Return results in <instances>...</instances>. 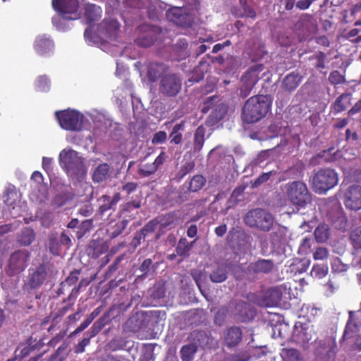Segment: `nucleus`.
<instances>
[{
	"label": "nucleus",
	"mask_w": 361,
	"mask_h": 361,
	"mask_svg": "<svg viewBox=\"0 0 361 361\" xmlns=\"http://www.w3.org/2000/svg\"><path fill=\"white\" fill-rule=\"evenodd\" d=\"M272 99L267 94H257L246 100L241 113L242 121L247 124L259 121L271 109Z\"/></svg>",
	"instance_id": "1"
},
{
	"label": "nucleus",
	"mask_w": 361,
	"mask_h": 361,
	"mask_svg": "<svg viewBox=\"0 0 361 361\" xmlns=\"http://www.w3.org/2000/svg\"><path fill=\"white\" fill-rule=\"evenodd\" d=\"M338 182V175L330 168L320 169L314 173L311 183L313 190L317 194H325L334 188Z\"/></svg>",
	"instance_id": "2"
},
{
	"label": "nucleus",
	"mask_w": 361,
	"mask_h": 361,
	"mask_svg": "<svg viewBox=\"0 0 361 361\" xmlns=\"http://www.w3.org/2000/svg\"><path fill=\"white\" fill-rule=\"evenodd\" d=\"M286 195L291 204L300 208H305L311 202V193L302 181L288 183L286 185Z\"/></svg>",
	"instance_id": "3"
},
{
	"label": "nucleus",
	"mask_w": 361,
	"mask_h": 361,
	"mask_svg": "<svg viewBox=\"0 0 361 361\" xmlns=\"http://www.w3.org/2000/svg\"><path fill=\"white\" fill-rule=\"evenodd\" d=\"M244 221L245 224L251 228L268 232L273 226L274 219L265 209L256 208L246 214Z\"/></svg>",
	"instance_id": "4"
},
{
	"label": "nucleus",
	"mask_w": 361,
	"mask_h": 361,
	"mask_svg": "<svg viewBox=\"0 0 361 361\" xmlns=\"http://www.w3.org/2000/svg\"><path fill=\"white\" fill-rule=\"evenodd\" d=\"M56 118L61 128L69 131H79L82 128L84 116L73 109L57 111Z\"/></svg>",
	"instance_id": "5"
},
{
	"label": "nucleus",
	"mask_w": 361,
	"mask_h": 361,
	"mask_svg": "<svg viewBox=\"0 0 361 361\" xmlns=\"http://www.w3.org/2000/svg\"><path fill=\"white\" fill-rule=\"evenodd\" d=\"M264 69L262 63L255 64L250 67L240 78V86L238 89V95L245 98L251 93L253 87L260 78V73Z\"/></svg>",
	"instance_id": "6"
},
{
	"label": "nucleus",
	"mask_w": 361,
	"mask_h": 361,
	"mask_svg": "<svg viewBox=\"0 0 361 361\" xmlns=\"http://www.w3.org/2000/svg\"><path fill=\"white\" fill-rule=\"evenodd\" d=\"M30 252L27 250H18L13 252L8 262L6 273L13 276L23 272L28 265Z\"/></svg>",
	"instance_id": "7"
},
{
	"label": "nucleus",
	"mask_w": 361,
	"mask_h": 361,
	"mask_svg": "<svg viewBox=\"0 0 361 361\" xmlns=\"http://www.w3.org/2000/svg\"><path fill=\"white\" fill-rule=\"evenodd\" d=\"M182 89V80L176 73L166 74L161 78L159 84V93L166 97H174Z\"/></svg>",
	"instance_id": "8"
},
{
	"label": "nucleus",
	"mask_w": 361,
	"mask_h": 361,
	"mask_svg": "<svg viewBox=\"0 0 361 361\" xmlns=\"http://www.w3.org/2000/svg\"><path fill=\"white\" fill-rule=\"evenodd\" d=\"M317 334L312 325L305 323L296 324L293 332V340L307 349L312 341H316Z\"/></svg>",
	"instance_id": "9"
},
{
	"label": "nucleus",
	"mask_w": 361,
	"mask_h": 361,
	"mask_svg": "<svg viewBox=\"0 0 361 361\" xmlns=\"http://www.w3.org/2000/svg\"><path fill=\"white\" fill-rule=\"evenodd\" d=\"M60 165L66 169L67 173L75 174L83 166V163L78 156V153L71 149H63L59 156Z\"/></svg>",
	"instance_id": "10"
},
{
	"label": "nucleus",
	"mask_w": 361,
	"mask_h": 361,
	"mask_svg": "<svg viewBox=\"0 0 361 361\" xmlns=\"http://www.w3.org/2000/svg\"><path fill=\"white\" fill-rule=\"evenodd\" d=\"M51 4L54 10L63 18L75 20L78 18V0H52Z\"/></svg>",
	"instance_id": "11"
},
{
	"label": "nucleus",
	"mask_w": 361,
	"mask_h": 361,
	"mask_svg": "<svg viewBox=\"0 0 361 361\" xmlns=\"http://www.w3.org/2000/svg\"><path fill=\"white\" fill-rule=\"evenodd\" d=\"M293 30L305 38L316 32L317 25L312 15L302 14L294 24Z\"/></svg>",
	"instance_id": "12"
},
{
	"label": "nucleus",
	"mask_w": 361,
	"mask_h": 361,
	"mask_svg": "<svg viewBox=\"0 0 361 361\" xmlns=\"http://www.w3.org/2000/svg\"><path fill=\"white\" fill-rule=\"evenodd\" d=\"M314 355L322 360L330 359L336 353L337 345L335 338L326 337L316 342Z\"/></svg>",
	"instance_id": "13"
},
{
	"label": "nucleus",
	"mask_w": 361,
	"mask_h": 361,
	"mask_svg": "<svg viewBox=\"0 0 361 361\" xmlns=\"http://www.w3.org/2000/svg\"><path fill=\"white\" fill-rule=\"evenodd\" d=\"M49 271V264L48 263H42L33 269L30 270L27 284L32 289L40 288L46 281L48 272Z\"/></svg>",
	"instance_id": "14"
},
{
	"label": "nucleus",
	"mask_w": 361,
	"mask_h": 361,
	"mask_svg": "<svg viewBox=\"0 0 361 361\" xmlns=\"http://www.w3.org/2000/svg\"><path fill=\"white\" fill-rule=\"evenodd\" d=\"M343 203L348 209L357 211L361 209V186L353 185L345 192Z\"/></svg>",
	"instance_id": "15"
},
{
	"label": "nucleus",
	"mask_w": 361,
	"mask_h": 361,
	"mask_svg": "<svg viewBox=\"0 0 361 361\" xmlns=\"http://www.w3.org/2000/svg\"><path fill=\"white\" fill-rule=\"evenodd\" d=\"M140 29L142 34L136 39V43L142 47L152 46L157 39L158 35L161 32L160 28L154 25H144Z\"/></svg>",
	"instance_id": "16"
},
{
	"label": "nucleus",
	"mask_w": 361,
	"mask_h": 361,
	"mask_svg": "<svg viewBox=\"0 0 361 361\" xmlns=\"http://www.w3.org/2000/svg\"><path fill=\"white\" fill-rule=\"evenodd\" d=\"M275 267L273 259H258L248 264L247 271L248 274L256 276L267 275L272 273L275 269Z\"/></svg>",
	"instance_id": "17"
},
{
	"label": "nucleus",
	"mask_w": 361,
	"mask_h": 361,
	"mask_svg": "<svg viewBox=\"0 0 361 361\" xmlns=\"http://www.w3.org/2000/svg\"><path fill=\"white\" fill-rule=\"evenodd\" d=\"M361 326V302L360 309L357 311L349 312V319L345 325L343 335V340L350 338Z\"/></svg>",
	"instance_id": "18"
},
{
	"label": "nucleus",
	"mask_w": 361,
	"mask_h": 361,
	"mask_svg": "<svg viewBox=\"0 0 361 361\" xmlns=\"http://www.w3.org/2000/svg\"><path fill=\"white\" fill-rule=\"evenodd\" d=\"M166 17L171 22L180 27H188L191 24L190 16L183 13V10L178 7L170 8L166 12Z\"/></svg>",
	"instance_id": "19"
},
{
	"label": "nucleus",
	"mask_w": 361,
	"mask_h": 361,
	"mask_svg": "<svg viewBox=\"0 0 361 361\" xmlns=\"http://www.w3.org/2000/svg\"><path fill=\"white\" fill-rule=\"evenodd\" d=\"M121 199V196L119 192H116L112 197L107 195H102L97 199L99 203L97 213L99 215H104L107 211L114 209Z\"/></svg>",
	"instance_id": "20"
},
{
	"label": "nucleus",
	"mask_w": 361,
	"mask_h": 361,
	"mask_svg": "<svg viewBox=\"0 0 361 361\" xmlns=\"http://www.w3.org/2000/svg\"><path fill=\"white\" fill-rule=\"evenodd\" d=\"M302 80V76L298 71L287 74L281 82V89L287 92H291L296 90Z\"/></svg>",
	"instance_id": "21"
},
{
	"label": "nucleus",
	"mask_w": 361,
	"mask_h": 361,
	"mask_svg": "<svg viewBox=\"0 0 361 361\" xmlns=\"http://www.w3.org/2000/svg\"><path fill=\"white\" fill-rule=\"evenodd\" d=\"M109 245L107 242L93 240L88 245L86 252L87 255L93 259L99 258L102 255L108 252Z\"/></svg>",
	"instance_id": "22"
},
{
	"label": "nucleus",
	"mask_w": 361,
	"mask_h": 361,
	"mask_svg": "<svg viewBox=\"0 0 361 361\" xmlns=\"http://www.w3.org/2000/svg\"><path fill=\"white\" fill-rule=\"evenodd\" d=\"M82 281H80L78 286L73 288L71 294L66 299L63 300V302H68L64 306L60 307L56 313L55 317H59L64 316L69 310L73 308L74 305V301L76 299L77 295L80 291V289L82 286Z\"/></svg>",
	"instance_id": "23"
},
{
	"label": "nucleus",
	"mask_w": 361,
	"mask_h": 361,
	"mask_svg": "<svg viewBox=\"0 0 361 361\" xmlns=\"http://www.w3.org/2000/svg\"><path fill=\"white\" fill-rule=\"evenodd\" d=\"M126 328L133 332L139 331L147 325L145 321V313L137 312L130 317L126 323Z\"/></svg>",
	"instance_id": "24"
},
{
	"label": "nucleus",
	"mask_w": 361,
	"mask_h": 361,
	"mask_svg": "<svg viewBox=\"0 0 361 361\" xmlns=\"http://www.w3.org/2000/svg\"><path fill=\"white\" fill-rule=\"evenodd\" d=\"M242 339V331L239 327L228 328L224 335L226 345L228 347L237 345Z\"/></svg>",
	"instance_id": "25"
},
{
	"label": "nucleus",
	"mask_w": 361,
	"mask_h": 361,
	"mask_svg": "<svg viewBox=\"0 0 361 361\" xmlns=\"http://www.w3.org/2000/svg\"><path fill=\"white\" fill-rule=\"evenodd\" d=\"M282 298V292L278 287L269 288L264 296L265 305L269 307L276 306L279 304Z\"/></svg>",
	"instance_id": "26"
},
{
	"label": "nucleus",
	"mask_w": 361,
	"mask_h": 361,
	"mask_svg": "<svg viewBox=\"0 0 361 361\" xmlns=\"http://www.w3.org/2000/svg\"><path fill=\"white\" fill-rule=\"evenodd\" d=\"M348 240L352 247L353 255L361 251V226L353 228L349 233Z\"/></svg>",
	"instance_id": "27"
},
{
	"label": "nucleus",
	"mask_w": 361,
	"mask_h": 361,
	"mask_svg": "<svg viewBox=\"0 0 361 361\" xmlns=\"http://www.w3.org/2000/svg\"><path fill=\"white\" fill-rule=\"evenodd\" d=\"M167 70L163 63L152 62L148 66L147 77L151 82H156Z\"/></svg>",
	"instance_id": "28"
},
{
	"label": "nucleus",
	"mask_w": 361,
	"mask_h": 361,
	"mask_svg": "<svg viewBox=\"0 0 361 361\" xmlns=\"http://www.w3.org/2000/svg\"><path fill=\"white\" fill-rule=\"evenodd\" d=\"M207 182L206 178L200 174L193 176L188 182L185 183L187 192H196L203 188Z\"/></svg>",
	"instance_id": "29"
},
{
	"label": "nucleus",
	"mask_w": 361,
	"mask_h": 361,
	"mask_svg": "<svg viewBox=\"0 0 361 361\" xmlns=\"http://www.w3.org/2000/svg\"><path fill=\"white\" fill-rule=\"evenodd\" d=\"M250 236L246 234L242 230H235L233 228L228 233V240L232 242L234 239L238 240L237 245L239 247H246L250 243Z\"/></svg>",
	"instance_id": "30"
},
{
	"label": "nucleus",
	"mask_w": 361,
	"mask_h": 361,
	"mask_svg": "<svg viewBox=\"0 0 361 361\" xmlns=\"http://www.w3.org/2000/svg\"><path fill=\"white\" fill-rule=\"evenodd\" d=\"M52 47V41L44 36L38 37L35 41L34 48L39 55L48 53L51 50Z\"/></svg>",
	"instance_id": "31"
},
{
	"label": "nucleus",
	"mask_w": 361,
	"mask_h": 361,
	"mask_svg": "<svg viewBox=\"0 0 361 361\" xmlns=\"http://www.w3.org/2000/svg\"><path fill=\"white\" fill-rule=\"evenodd\" d=\"M235 311L238 312L241 321H246L253 317L255 311L250 305L245 302L240 301L235 305Z\"/></svg>",
	"instance_id": "32"
},
{
	"label": "nucleus",
	"mask_w": 361,
	"mask_h": 361,
	"mask_svg": "<svg viewBox=\"0 0 361 361\" xmlns=\"http://www.w3.org/2000/svg\"><path fill=\"white\" fill-rule=\"evenodd\" d=\"M101 32L106 37L114 36L119 29V23L116 20H104L99 25Z\"/></svg>",
	"instance_id": "33"
},
{
	"label": "nucleus",
	"mask_w": 361,
	"mask_h": 361,
	"mask_svg": "<svg viewBox=\"0 0 361 361\" xmlns=\"http://www.w3.org/2000/svg\"><path fill=\"white\" fill-rule=\"evenodd\" d=\"M110 166L106 163L99 164L92 173V180L94 183H101L105 180L109 173Z\"/></svg>",
	"instance_id": "34"
},
{
	"label": "nucleus",
	"mask_w": 361,
	"mask_h": 361,
	"mask_svg": "<svg viewBox=\"0 0 361 361\" xmlns=\"http://www.w3.org/2000/svg\"><path fill=\"white\" fill-rule=\"evenodd\" d=\"M20 200V195L16 190L8 189L3 195L4 204L10 209H14Z\"/></svg>",
	"instance_id": "35"
},
{
	"label": "nucleus",
	"mask_w": 361,
	"mask_h": 361,
	"mask_svg": "<svg viewBox=\"0 0 361 361\" xmlns=\"http://www.w3.org/2000/svg\"><path fill=\"white\" fill-rule=\"evenodd\" d=\"M101 8L94 4H87L85 7V18L87 24L96 21L100 16Z\"/></svg>",
	"instance_id": "36"
},
{
	"label": "nucleus",
	"mask_w": 361,
	"mask_h": 361,
	"mask_svg": "<svg viewBox=\"0 0 361 361\" xmlns=\"http://www.w3.org/2000/svg\"><path fill=\"white\" fill-rule=\"evenodd\" d=\"M185 129V122L181 121L179 123H176L172 128L171 132L169 134L170 142L174 145H179L183 141L182 132Z\"/></svg>",
	"instance_id": "37"
},
{
	"label": "nucleus",
	"mask_w": 361,
	"mask_h": 361,
	"mask_svg": "<svg viewBox=\"0 0 361 361\" xmlns=\"http://www.w3.org/2000/svg\"><path fill=\"white\" fill-rule=\"evenodd\" d=\"M227 114V107L221 104L217 105L209 116V121L212 125H214L221 121Z\"/></svg>",
	"instance_id": "38"
},
{
	"label": "nucleus",
	"mask_w": 361,
	"mask_h": 361,
	"mask_svg": "<svg viewBox=\"0 0 361 361\" xmlns=\"http://www.w3.org/2000/svg\"><path fill=\"white\" fill-rule=\"evenodd\" d=\"M228 272L223 265H219L214 268L209 274V279L213 283H222L227 279Z\"/></svg>",
	"instance_id": "39"
},
{
	"label": "nucleus",
	"mask_w": 361,
	"mask_h": 361,
	"mask_svg": "<svg viewBox=\"0 0 361 361\" xmlns=\"http://www.w3.org/2000/svg\"><path fill=\"white\" fill-rule=\"evenodd\" d=\"M109 313H104L100 318H99L92 326L88 333L90 334L89 336L93 338L95 336H97L102 331V329L109 323Z\"/></svg>",
	"instance_id": "40"
},
{
	"label": "nucleus",
	"mask_w": 361,
	"mask_h": 361,
	"mask_svg": "<svg viewBox=\"0 0 361 361\" xmlns=\"http://www.w3.org/2000/svg\"><path fill=\"white\" fill-rule=\"evenodd\" d=\"M206 129L203 126H200L197 128L194 135L193 148L195 152H200L205 141L204 135Z\"/></svg>",
	"instance_id": "41"
},
{
	"label": "nucleus",
	"mask_w": 361,
	"mask_h": 361,
	"mask_svg": "<svg viewBox=\"0 0 361 361\" xmlns=\"http://www.w3.org/2000/svg\"><path fill=\"white\" fill-rule=\"evenodd\" d=\"M197 351V345L195 343L183 345L180 350L182 361H192Z\"/></svg>",
	"instance_id": "42"
},
{
	"label": "nucleus",
	"mask_w": 361,
	"mask_h": 361,
	"mask_svg": "<svg viewBox=\"0 0 361 361\" xmlns=\"http://www.w3.org/2000/svg\"><path fill=\"white\" fill-rule=\"evenodd\" d=\"M350 94L343 93L336 99L332 105L335 114L342 112L346 109L347 106L350 104Z\"/></svg>",
	"instance_id": "43"
},
{
	"label": "nucleus",
	"mask_w": 361,
	"mask_h": 361,
	"mask_svg": "<svg viewBox=\"0 0 361 361\" xmlns=\"http://www.w3.org/2000/svg\"><path fill=\"white\" fill-rule=\"evenodd\" d=\"M329 228L325 224H319L314 230V235L318 243H325L329 238Z\"/></svg>",
	"instance_id": "44"
},
{
	"label": "nucleus",
	"mask_w": 361,
	"mask_h": 361,
	"mask_svg": "<svg viewBox=\"0 0 361 361\" xmlns=\"http://www.w3.org/2000/svg\"><path fill=\"white\" fill-rule=\"evenodd\" d=\"M35 239V233L31 228H25L22 230L19 237L18 243L23 246L30 245Z\"/></svg>",
	"instance_id": "45"
},
{
	"label": "nucleus",
	"mask_w": 361,
	"mask_h": 361,
	"mask_svg": "<svg viewBox=\"0 0 361 361\" xmlns=\"http://www.w3.org/2000/svg\"><path fill=\"white\" fill-rule=\"evenodd\" d=\"M193 242L189 243L186 238H181L176 248V252L178 256L186 257L189 255V252L192 247Z\"/></svg>",
	"instance_id": "46"
},
{
	"label": "nucleus",
	"mask_w": 361,
	"mask_h": 361,
	"mask_svg": "<svg viewBox=\"0 0 361 361\" xmlns=\"http://www.w3.org/2000/svg\"><path fill=\"white\" fill-rule=\"evenodd\" d=\"M159 224V221L157 219L150 220L138 231L139 238L145 239L146 237L154 233Z\"/></svg>",
	"instance_id": "47"
},
{
	"label": "nucleus",
	"mask_w": 361,
	"mask_h": 361,
	"mask_svg": "<svg viewBox=\"0 0 361 361\" xmlns=\"http://www.w3.org/2000/svg\"><path fill=\"white\" fill-rule=\"evenodd\" d=\"M285 361H303L300 352L295 348H284L282 350Z\"/></svg>",
	"instance_id": "48"
},
{
	"label": "nucleus",
	"mask_w": 361,
	"mask_h": 361,
	"mask_svg": "<svg viewBox=\"0 0 361 361\" xmlns=\"http://www.w3.org/2000/svg\"><path fill=\"white\" fill-rule=\"evenodd\" d=\"M326 54L323 51H318L309 57L310 61H315L314 67L316 69H324L325 68V62Z\"/></svg>",
	"instance_id": "49"
},
{
	"label": "nucleus",
	"mask_w": 361,
	"mask_h": 361,
	"mask_svg": "<svg viewBox=\"0 0 361 361\" xmlns=\"http://www.w3.org/2000/svg\"><path fill=\"white\" fill-rule=\"evenodd\" d=\"M195 164L193 160H189L184 162L180 167L179 171L176 174V177L178 179L183 178L187 174L190 173L195 168Z\"/></svg>",
	"instance_id": "50"
},
{
	"label": "nucleus",
	"mask_w": 361,
	"mask_h": 361,
	"mask_svg": "<svg viewBox=\"0 0 361 361\" xmlns=\"http://www.w3.org/2000/svg\"><path fill=\"white\" fill-rule=\"evenodd\" d=\"M192 336L193 340L195 341L196 345L197 344L202 348H204L208 344L209 337L204 331H195L192 334Z\"/></svg>",
	"instance_id": "51"
},
{
	"label": "nucleus",
	"mask_w": 361,
	"mask_h": 361,
	"mask_svg": "<svg viewBox=\"0 0 361 361\" xmlns=\"http://www.w3.org/2000/svg\"><path fill=\"white\" fill-rule=\"evenodd\" d=\"M157 171L156 166L152 162L142 164L139 167L137 173L141 177L146 178L154 174Z\"/></svg>",
	"instance_id": "52"
},
{
	"label": "nucleus",
	"mask_w": 361,
	"mask_h": 361,
	"mask_svg": "<svg viewBox=\"0 0 361 361\" xmlns=\"http://www.w3.org/2000/svg\"><path fill=\"white\" fill-rule=\"evenodd\" d=\"M93 226V219H90L82 221L77 231V237L80 238L88 233Z\"/></svg>",
	"instance_id": "53"
},
{
	"label": "nucleus",
	"mask_w": 361,
	"mask_h": 361,
	"mask_svg": "<svg viewBox=\"0 0 361 361\" xmlns=\"http://www.w3.org/2000/svg\"><path fill=\"white\" fill-rule=\"evenodd\" d=\"M140 207V201H129L120 205L119 213L123 214L125 213L130 212L133 209H139Z\"/></svg>",
	"instance_id": "54"
},
{
	"label": "nucleus",
	"mask_w": 361,
	"mask_h": 361,
	"mask_svg": "<svg viewBox=\"0 0 361 361\" xmlns=\"http://www.w3.org/2000/svg\"><path fill=\"white\" fill-rule=\"evenodd\" d=\"M81 273V271L80 269H74L73 270L70 274L68 275V276L65 279V281H62L61 283V286H64L66 285H68L69 286L75 284L78 280V277H79V275Z\"/></svg>",
	"instance_id": "55"
},
{
	"label": "nucleus",
	"mask_w": 361,
	"mask_h": 361,
	"mask_svg": "<svg viewBox=\"0 0 361 361\" xmlns=\"http://www.w3.org/2000/svg\"><path fill=\"white\" fill-rule=\"evenodd\" d=\"M161 226L167 228L169 226L176 224V214L175 212H169L166 214L161 219Z\"/></svg>",
	"instance_id": "56"
},
{
	"label": "nucleus",
	"mask_w": 361,
	"mask_h": 361,
	"mask_svg": "<svg viewBox=\"0 0 361 361\" xmlns=\"http://www.w3.org/2000/svg\"><path fill=\"white\" fill-rule=\"evenodd\" d=\"M329 81L332 85H340L345 82L344 75L340 73L338 71H333L329 76Z\"/></svg>",
	"instance_id": "57"
},
{
	"label": "nucleus",
	"mask_w": 361,
	"mask_h": 361,
	"mask_svg": "<svg viewBox=\"0 0 361 361\" xmlns=\"http://www.w3.org/2000/svg\"><path fill=\"white\" fill-rule=\"evenodd\" d=\"M128 222L129 221L127 219H123L121 221L118 222L115 225L114 231L111 233V238H114L121 235L128 226Z\"/></svg>",
	"instance_id": "58"
},
{
	"label": "nucleus",
	"mask_w": 361,
	"mask_h": 361,
	"mask_svg": "<svg viewBox=\"0 0 361 361\" xmlns=\"http://www.w3.org/2000/svg\"><path fill=\"white\" fill-rule=\"evenodd\" d=\"M91 338H92L88 336L87 337H85L82 341H80L74 346V353L76 354H80L85 352V347L90 345Z\"/></svg>",
	"instance_id": "59"
},
{
	"label": "nucleus",
	"mask_w": 361,
	"mask_h": 361,
	"mask_svg": "<svg viewBox=\"0 0 361 361\" xmlns=\"http://www.w3.org/2000/svg\"><path fill=\"white\" fill-rule=\"evenodd\" d=\"M152 266V260L149 258L145 259L139 267V270L142 272L140 276L145 278Z\"/></svg>",
	"instance_id": "60"
},
{
	"label": "nucleus",
	"mask_w": 361,
	"mask_h": 361,
	"mask_svg": "<svg viewBox=\"0 0 361 361\" xmlns=\"http://www.w3.org/2000/svg\"><path fill=\"white\" fill-rule=\"evenodd\" d=\"M35 85L40 91H45L49 85V80L46 75H40L37 78Z\"/></svg>",
	"instance_id": "61"
},
{
	"label": "nucleus",
	"mask_w": 361,
	"mask_h": 361,
	"mask_svg": "<svg viewBox=\"0 0 361 361\" xmlns=\"http://www.w3.org/2000/svg\"><path fill=\"white\" fill-rule=\"evenodd\" d=\"M167 138V134L165 131L160 130L155 133L152 138V143L153 145H158L164 143Z\"/></svg>",
	"instance_id": "62"
},
{
	"label": "nucleus",
	"mask_w": 361,
	"mask_h": 361,
	"mask_svg": "<svg viewBox=\"0 0 361 361\" xmlns=\"http://www.w3.org/2000/svg\"><path fill=\"white\" fill-rule=\"evenodd\" d=\"M329 252L325 247H317L315 252L313 253V258L315 260H323L328 257Z\"/></svg>",
	"instance_id": "63"
},
{
	"label": "nucleus",
	"mask_w": 361,
	"mask_h": 361,
	"mask_svg": "<svg viewBox=\"0 0 361 361\" xmlns=\"http://www.w3.org/2000/svg\"><path fill=\"white\" fill-rule=\"evenodd\" d=\"M228 309L227 307L224 306L219 309L217 312L215 314V322L218 323L219 321V324H221V322H223L226 317V314L228 313Z\"/></svg>",
	"instance_id": "64"
}]
</instances>
